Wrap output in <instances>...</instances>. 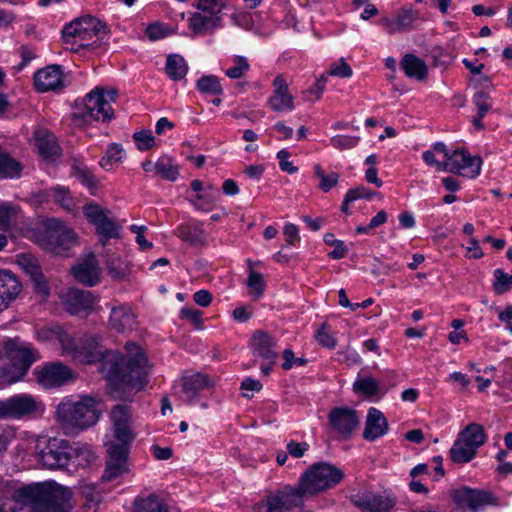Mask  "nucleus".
<instances>
[{
	"label": "nucleus",
	"instance_id": "obj_1",
	"mask_svg": "<svg viewBox=\"0 0 512 512\" xmlns=\"http://www.w3.org/2000/svg\"><path fill=\"white\" fill-rule=\"evenodd\" d=\"M75 358L85 364L99 362V371L115 388L128 387L139 391L147 384L150 366L144 352L134 342L125 345L126 355L104 350L100 338L85 335L74 349Z\"/></svg>",
	"mask_w": 512,
	"mask_h": 512
},
{
	"label": "nucleus",
	"instance_id": "obj_2",
	"mask_svg": "<svg viewBox=\"0 0 512 512\" xmlns=\"http://www.w3.org/2000/svg\"><path fill=\"white\" fill-rule=\"evenodd\" d=\"M72 492L55 482L37 483L19 488L12 498H0V512H70Z\"/></svg>",
	"mask_w": 512,
	"mask_h": 512
},
{
	"label": "nucleus",
	"instance_id": "obj_3",
	"mask_svg": "<svg viewBox=\"0 0 512 512\" xmlns=\"http://www.w3.org/2000/svg\"><path fill=\"white\" fill-rule=\"evenodd\" d=\"M101 403L93 397L83 396L79 401L65 400L58 404L55 418L68 431H83L97 423Z\"/></svg>",
	"mask_w": 512,
	"mask_h": 512
},
{
	"label": "nucleus",
	"instance_id": "obj_4",
	"mask_svg": "<svg viewBox=\"0 0 512 512\" xmlns=\"http://www.w3.org/2000/svg\"><path fill=\"white\" fill-rule=\"evenodd\" d=\"M118 96L116 89L106 93L100 87L90 91L83 99L82 104H76L79 111L72 114L73 120L78 125L89 124L92 121H109L113 118L111 102H115Z\"/></svg>",
	"mask_w": 512,
	"mask_h": 512
},
{
	"label": "nucleus",
	"instance_id": "obj_5",
	"mask_svg": "<svg viewBox=\"0 0 512 512\" xmlns=\"http://www.w3.org/2000/svg\"><path fill=\"white\" fill-rule=\"evenodd\" d=\"M487 440L484 427L478 423H470L462 429L452 447L449 450V456L452 462L464 464L472 461L478 452V449L484 445Z\"/></svg>",
	"mask_w": 512,
	"mask_h": 512
},
{
	"label": "nucleus",
	"instance_id": "obj_6",
	"mask_svg": "<svg viewBox=\"0 0 512 512\" xmlns=\"http://www.w3.org/2000/svg\"><path fill=\"white\" fill-rule=\"evenodd\" d=\"M41 244L55 255L68 257L70 250L78 244V237L72 228L58 219L51 218L45 222Z\"/></svg>",
	"mask_w": 512,
	"mask_h": 512
},
{
	"label": "nucleus",
	"instance_id": "obj_7",
	"mask_svg": "<svg viewBox=\"0 0 512 512\" xmlns=\"http://www.w3.org/2000/svg\"><path fill=\"white\" fill-rule=\"evenodd\" d=\"M344 474L336 466L319 462L315 463L301 476L303 490L309 495L317 494L338 484Z\"/></svg>",
	"mask_w": 512,
	"mask_h": 512
},
{
	"label": "nucleus",
	"instance_id": "obj_8",
	"mask_svg": "<svg viewBox=\"0 0 512 512\" xmlns=\"http://www.w3.org/2000/svg\"><path fill=\"white\" fill-rule=\"evenodd\" d=\"M4 350L17 375L8 381L14 382L24 377L31 365L39 359V353L30 344L21 341L19 337L9 339L4 344Z\"/></svg>",
	"mask_w": 512,
	"mask_h": 512
},
{
	"label": "nucleus",
	"instance_id": "obj_9",
	"mask_svg": "<svg viewBox=\"0 0 512 512\" xmlns=\"http://www.w3.org/2000/svg\"><path fill=\"white\" fill-rule=\"evenodd\" d=\"M42 465L51 470L65 469L73 459V446L66 439L49 438L38 453Z\"/></svg>",
	"mask_w": 512,
	"mask_h": 512
},
{
	"label": "nucleus",
	"instance_id": "obj_10",
	"mask_svg": "<svg viewBox=\"0 0 512 512\" xmlns=\"http://www.w3.org/2000/svg\"><path fill=\"white\" fill-rule=\"evenodd\" d=\"M41 402L28 394L15 395L5 400H0L1 419H20L32 417L42 410Z\"/></svg>",
	"mask_w": 512,
	"mask_h": 512
},
{
	"label": "nucleus",
	"instance_id": "obj_11",
	"mask_svg": "<svg viewBox=\"0 0 512 512\" xmlns=\"http://www.w3.org/2000/svg\"><path fill=\"white\" fill-rule=\"evenodd\" d=\"M106 447V467L101 476V480L110 482L128 473L129 468L127 461L129 448L125 447V445H116L115 441L106 443Z\"/></svg>",
	"mask_w": 512,
	"mask_h": 512
},
{
	"label": "nucleus",
	"instance_id": "obj_12",
	"mask_svg": "<svg viewBox=\"0 0 512 512\" xmlns=\"http://www.w3.org/2000/svg\"><path fill=\"white\" fill-rule=\"evenodd\" d=\"M452 498L459 507L478 512L487 505H498V499L489 491L461 487L452 492Z\"/></svg>",
	"mask_w": 512,
	"mask_h": 512
},
{
	"label": "nucleus",
	"instance_id": "obj_13",
	"mask_svg": "<svg viewBox=\"0 0 512 512\" xmlns=\"http://www.w3.org/2000/svg\"><path fill=\"white\" fill-rule=\"evenodd\" d=\"M83 214L96 227L97 233L101 236V243L106 245L110 238H119V227L108 218L105 211L97 204L89 203L83 207Z\"/></svg>",
	"mask_w": 512,
	"mask_h": 512
},
{
	"label": "nucleus",
	"instance_id": "obj_14",
	"mask_svg": "<svg viewBox=\"0 0 512 512\" xmlns=\"http://www.w3.org/2000/svg\"><path fill=\"white\" fill-rule=\"evenodd\" d=\"M331 428L347 440L359 426L360 420L356 410L348 407H335L328 414Z\"/></svg>",
	"mask_w": 512,
	"mask_h": 512
},
{
	"label": "nucleus",
	"instance_id": "obj_15",
	"mask_svg": "<svg viewBox=\"0 0 512 512\" xmlns=\"http://www.w3.org/2000/svg\"><path fill=\"white\" fill-rule=\"evenodd\" d=\"M37 382L44 388L60 387L68 382L72 371L61 363H49L34 370Z\"/></svg>",
	"mask_w": 512,
	"mask_h": 512
},
{
	"label": "nucleus",
	"instance_id": "obj_16",
	"mask_svg": "<svg viewBox=\"0 0 512 512\" xmlns=\"http://www.w3.org/2000/svg\"><path fill=\"white\" fill-rule=\"evenodd\" d=\"M17 263L30 277L35 292L43 299H46L49 296L50 289L42 273L38 259L31 254L22 253L17 256Z\"/></svg>",
	"mask_w": 512,
	"mask_h": 512
},
{
	"label": "nucleus",
	"instance_id": "obj_17",
	"mask_svg": "<svg viewBox=\"0 0 512 512\" xmlns=\"http://www.w3.org/2000/svg\"><path fill=\"white\" fill-rule=\"evenodd\" d=\"M71 272L77 282L88 287H93L100 281L101 269L93 253H89L85 258L79 260L71 268Z\"/></svg>",
	"mask_w": 512,
	"mask_h": 512
},
{
	"label": "nucleus",
	"instance_id": "obj_18",
	"mask_svg": "<svg viewBox=\"0 0 512 512\" xmlns=\"http://www.w3.org/2000/svg\"><path fill=\"white\" fill-rule=\"evenodd\" d=\"M250 347L254 355L275 364L279 356L277 340L263 330H256L251 339Z\"/></svg>",
	"mask_w": 512,
	"mask_h": 512
},
{
	"label": "nucleus",
	"instance_id": "obj_19",
	"mask_svg": "<svg viewBox=\"0 0 512 512\" xmlns=\"http://www.w3.org/2000/svg\"><path fill=\"white\" fill-rule=\"evenodd\" d=\"M418 18L419 14L416 10L401 8L397 10L392 17H382L380 19V25H382L389 34L401 33L412 30Z\"/></svg>",
	"mask_w": 512,
	"mask_h": 512
},
{
	"label": "nucleus",
	"instance_id": "obj_20",
	"mask_svg": "<svg viewBox=\"0 0 512 512\" xmlns=\"http://www.w3.org/2000/svg\"><path fill=\"white\" fill-rule=\"evenodd\" d=\"M34 85L39 92L61 90L65 86L61 66L53 64L39 69L34 74Z\"/></svg>",
	"mask_w": 512,
	"mask_h": 512
},
{
	"label": "nucleus",
	"instance_id": "obj_21",
	"mask_svg": "<svg viewBox=\"0 0 512 512\" xmlns=\"http://www.w3.org/2000/svg\"><path fill=\"white\" fill-rule=\"evenodd\" d=\"M352 502L356 507L369 512H388L395 505L393 499L370 491L353 495Z\"/></svg>",
	"mask_w": 512,
	"mask_h": 512
},
{
	"label": "nucleus",
	"instance_id": "obj_22",
	"mask_svg": "<svg viewBox=\"0 0 512 512\" xmlns=\"http://www.w3.org/2000/svg\"><path fill=\"white\" fill-rule=\"evenodd\" d=\"M273 86V95L268 100L271 109L276 112L292 111L294 109V98L289 93L288 84L282 74L275 77Z\"/></svg>",
	"mask_w": 512,
	"mask_h": 512
},
{
	"label": "nucleus",
	"instance_id": "obj_23",
	"mask_svg": "<svg viewBox=\"0 0 512 512\" xmlns=\"http://www.w3.org/2000/svg\"><path fill=\"white\" fill-rule=\"evenodd\" d=\"M457 166L456 173L475 178L480 174L482 159L479 156H471L464 149L454 150V156L451 160Z\"/></svg>",
	"mask_w": 512,
	"mask_h": 512
},
{
	"label": "nucleus",
	"instance_id": "obj_24",
	"mask_svg": "<svg viewBox=\"0 0 512 512\" xmlns=\"http://www.w3.org/2000/svg\"><path fill=\"white\" fill-rule=\"evenodd\" d=\"M136 316L128 305L121 304L111 309L109 325L111 329L125 333L135 328Z\"/></svg>",
	"mask_w": 512,
	"mask_h": 512
},
{
	"label": "nucleus",
	"instance_id": "obj_25",
	"mask_svg": "<svg viewBox=\"0 0 512 512\" xmlns=\"http://www.w3.org/2000/svg\"><path fill=\"white\" fill-rule=\"evenodd\" d=\"M221 26L222 17L220 15L199 11L192 13L189 18V27L194 34H212Z\"/></svg>",
	"mask_w": 512,
	"mask_h": 512
},
{
	"label": "nucleus",
	"instance_id": "obj_26",
	"mask_svg": "<svg viewBox=\"0 0 512 512\" xmlns=\"http://www.w3.org/2000/svg\"><path fill=\"white\" fill-rule=\"evenodd\" d=\"M22 285L18 278L8 270H0V311L20 293Z\"/></svg>",
	"mask_w": 512,
	"mask_h": 512
},
{
	"label": "nucleus",
	"instance_id": "obj_27",
	"mask_svg": "<svg viewBox=\"0 0 512 512\" xmlns=\"http://www.w3.org/2000/svg\"><path fill=\"white\" fill-rule=\"evenodd\" d=\"M387 431L388 422L384 414L374 407L370 408L366 418L365 429L363 431L364 439L374 441L386 434Z\"/></svg>",
	"mask_w": 512,
	"mask_h": 512
},
{
	"label": "nucleus",
	"instance_id": "obj_28",
	"mask_svg": "<svg viewBox=\"0 0 512 512\" xmlns=\"http://www.w3.org/2000/svg\"><path fill=\"white\" fill-rule=\"evenodd\" d=\"M213 386L212 380L206 374L193 373L182 377V390L187 397V401L192 403L199 393Z\"/></svg>",
	"mask_w": 512,
	"mask_h": 512
},
{
	"label": "nucleus",
	"instance_id": "obj_29",
	"mask_svg": "<svg viewBox=\"0 0 512 512\" xmlns=\"http://www.w3.org/2000/svg\"><path fill=\"white\" fill-rule=\"evenodd\" d=\"M68 25H73L76 27L78 32L89 31L90 33H94V36L96 37L95 41L100 44L106 40L107 35L110 33V29L105 22H102L98 18H95L91 15L76 18Z\"/></svg>",
	"mask_w": 512,
	"mask_h": 512
},
{
	"label": "nucleus",
	"instance_id": "obj_30",
	"mask_svg": "<svg viewBox=\"0 0 512 512\" xmlns=\"http://www.w3.org/2000/svg\"><path fill=\"white\" fill-rule=\"evenodd\" d=\"M35 144L38 153L46 158L52 159L60 154V147L56 142V137L45 128H38L34 132Z\"/></svg>",
	"mask_w": 512,
	"mask_h": 512
},
{
	"label": "nucleus",
	"instance_id": "obj_31",
	"mask_svg": "<svg viewBox=\"0 0 512 512\" xmlns=\"http://www.w3.org/2000/svg\"><path fill=\"white\" fill-rule=\"evenodd\" d=\"M174 234L193 247L206 246V233L200 224H181L176 228Z\"/></svg>",
	"mask_w": 512,
	"mask_h": 512
},
{
	"label": "nucleus",
	"instance_id": "obj_32",
	"mask_svg": "<svg viewBox=\"0 0 512 512\" xmlns=\"http://www.w3.org/2000/svg\"><path fill=\"white\" fill-rule=\"evenodd\" d=\"M95 303L92 292L80 289H71L67 294V305L72 314L91 309Z\"/></svg>",
	"mask_w": 512,
	"mask_h": 512
},
{
	"label": "nucleus",
	"instance_id": "obj_33",
	"mask_svg": "<svg viewBox=\"0 0 512 512\" xmlns=\"http://www.w3.org/2000/svg\"><path fill=\"white\" fill-rule=\"evenodd\" d=\"M400 65L405 74L410 78L423 80L427 76V66L425 62L413 54H406L402 58Z\"/></svg>",
	"mask_w": 512,
	"mask_h": 512
},
{
	"label": "nucleus",
	"instance_id": "obj_34",
	"mask_svg": "<svg viewBox=\"0 0 512 512\" xmlns=\"http://www.w3.org/2000/svg\"><path fill=\"white\" fill-rule=\"evenodd\" d=\"M133 512H169L163 499L155 494L134 501Z\"/></svg>",
	"mask_w": 512,
	"mask_h": 512
},
{
	"label": "nucleus",
	"instance_id": "obj_35",
	"mask_svg": "<svg viewBox=\"0 0 512 512\" xmlns=\"http://www.w3.org/2000/svg\"><path fill=\"white\" fill-rule=\"evenodd\" d=\"M165 70L170 79L178 81L186 76L188 66L182 56L171 54L167 57Z\"/></svg>",
	"mask_w": 512,
	"mask_h": 512
},
{
	"label": "nucleus",
	"instance_id": "obj_36",
	"mask_svg": "<svg viewBox=\"0 0 512 512\" xmlns=\"http://www.w3.org/2000/svg\"><path fill=\"white\" fill-rule=\"evenodd\" d=\"M22 165L12 158L0 145V178H13L20 175Z\"/></svg>",
	"mask_w": 512,
	"mask_h": 512
},
{
	"label": "nucleus",
	"instance_id": "obj_37",
	"mask_svg": "<svg viewBox=\"0 0 512 512\" xmlns=\"http://www.w3.org/2000/svg\"><path fill=\"white\" fill-rule=\"evenodd\" d=\"M156 174L168 181H175L179 176V167L174 164L172 158L163 155L155 163Z\"/></svg>",
	"mask_w": 512,
	"mask_h": 512
},
{
	"label": "nucleus",
	"instance_id": "obj_38",
	"mask_svg": "<svg viewBox=\"0 0 512 512\" xmlns=\"http://www.w3.org/2000/svg\"><path fill=\"white\" fill-rule=\"evenodd\" d=\"M108 274L117 281L124 280L129 274V267L120 257L110 256L106 260Z\"/></svg>",
	"mask_w": 512,
	"mask_h": 512
},
{
	"label": "nucleus",
	"instance_id": "obj_39",
	"mask_svg": "<svg viewBox=\"0 0 512 512\" xmlns=\"http://www.w3.org/2000/svg\"><path fill=\"white\" fill-rule=\"evenodd\" d=\"M283 496V500L286 504V508H291L297 506L302 498L310 496L308 492L303 490L302 480H299V483L295 487L287 486L282 491H280Z\"/></svg>",
	"mask_w": 512,
	"mask_h": 512
},
{
	"label": "nucleus",
	"instance_id": "obj_40",
	"mask_svg": "<svg viewBox=\"0 0 512 512\" xmlns=\"http://www.w3.org/2000/svg\"><path fill=\"white\" fill-rule=\"evenodd\" d=\"M95 37L94 33L89 31H79L73 25H65L62 30V40L64 44H77V42L90 43L89 41Z\"/></svg>",
	"mask_w": 512,
	"mask_h": 512
},
{
	"label": "nucleus",
	"instance_id": "obj_41",
	"mask_svg": "<svg viewBox=\"0 0 512 512\" xmlns=\"http://www.w3.org/2000/svg\"><path fill=\"white\" fill-rule=\"evenodd\" d=\"M123 156L124 150L122 148V145L117 143H111L108 146L105 155L102 157L99 164L103 169L110 170L113 164L122 161Z\"/></svg>",
	"mask_w": 512,
	"mask_h": 512
},
{
	"label": "nucleus",
	"instance_id": "obj_42",
	"mask_svg": "<svg viewBox=\"0 0 512 512\" xmlns=\"http://www.w3.org/2000/svg\"><path fill=\"white\" fill-rule=\"evenodd\" d=\"M197 89L201 93L220 95L223 93V88L220 84L218 77L214 75H204L196 83Z\"/></svg>",
	"mask_w": 512,
	"mask_h": 512
},
{
	"label": "nucleus",
	"instance_id": "obj_43",
	"mask_svg": "<svg viewBox=\"0 0 512 512\" xmlns=\"http://www.w3.org/2000/svg\"><path fill=\"white\" fill-rule=\"evenodd\" d=\"M287 509L280 491L269 494L266 497V504L259 505L254 512H282Z\"/></svg>",
	"mask_w": 512,
	"mask_h": 512
},
{
	"label": "nucleus",
	"instance_id": "obj_44",
	"mask_svg": "<svg viewBox=\"0 0 512 512\" xmlns=\"http://www.w3.org/2000/svg\"><path fill=\"white\" fill-rule=\"evenodd\" d=\"M353 390L356 393H362L367 397H372L378 393L379 383L372 377L359 378L354 382Z\"/></svg>",
	"mask_w": 512,
	"mask_h": 512
},
{
	"label": "nucleus",
	"instance_id": "obj_45",
	"mask_svg": "<svg viewBox=\"0 0 512 512\" xmlns=\"http://www.w3.org/2000/svg\"><path fill=\"white\" fill-rule=\"evenodd\" d=\"M114 436L116 445H125V447L129 448L131 442L135 438L131 429V422L114 426Z\"/></svg>",
	"mask_w": 512,
	"mask_h": 512
},
{
	"label": "nucleus",
	"instance_id": "obj_46",
	"mask_svg": "<svg viewBox=\"0 0 512 512\" xmlns=\"http://www.w3.org/2000/svg\"><path fill=\"white\" fill-rule=\"evenodd\" d=\"M249 266H252V261L248 260ZM247 285L250 288V293L260 297L264 292V279L261 273L255 272L250 267V272L247 280Z\"/></svg>",
	"mask_w": 512,
	"mask_h": 512
},
{
	"label": "nucleus",
	"instance_id": "obj_47",
	"mask_svg": "<svg viewBox=\"0 0 512 512\" xmlns=\"http://www.w3.org/2000/svg\"><path fill=\"white\" fill-rule=\"evenodd\" d=\"M73 458L78 460L79 465H84L94 462L96 455L89 445L77 443L73 446Z\"/></svg>",
	"mask_w": 512,
	"mask_h": 512
},
{
	"label": "nucleus",
	"instance_id": "obj_48",
	"mask_svg": "<svg viewBox=\"0 0 512 512\" xmlns=\"http://www.w3.org/2000/svg\"><path fill=\"white\" fill-rule=\"evenodd\" d=\"M494 291L497 294H503L512 288V275L506 274L502 269L494 271Z\"/></svg>",
	"mask_w": 512,
	"mask_h": 512
},
{
	"label": "nucleus",
	"instance_id": "obj_49",
	"mask_svg": "<svg viewBox=\"0 0 512 512\" xmlns=\"http://www.w3.org/2000/svg\"><path fill=\"white\" fill-rule=\"evenodd\" d=\"M233 62L234 66L227 69L225 74L231 79H239L249 70L250 65L243 56H235Z\"/></svg>",
	"mask_w": 512,
	"mask_h": 512
},
{
	"label": "nucleus",
	"instance_id": "obj_50",
	"mask_svg": "<svg viewBox=\"0 0 512 512\" xmlns=\"http://www.w3.org/2000/svg\"><path fill=\"white\" fill-rule=\"evenodd\" d=\"M133 139L137 148L141 151L150 150L155 145V138L150 130H142L134 133Z\"/></svg>",
	"mask_w": 512,
	"mask_h": 512
},
{
	"label": "nucleus",
	"instance_id": "obj_51",
	"mask_svg": "<svg viewBox=\"0 0 512 512\" xmlns=\"http://www.w3.org/2000/svg\"><path fill=\"white\" fill-rule=\"evenodd\" d=\"M196 7L198 10L220 15L221 11L226 7L225 0H197Z\"/></svg>",
	"mask_w": 512,
	"mask_h": 512
},
{
	"label": "nucleus",
	"instance_id": "obj_52",
	"mask_svg": "<svg viewBox=\"0 0 512 512\" xmlns=\"http://www.w3.org/2000/svg\"><path fill=\"white\" fill-rule=\"evenodd\" d=\"M111 418L114 426L131 422L130 407L127 405H116L111 411Z\"/></svg>",
	"mask_w": 512,
	"mask_h": 512
},
{
	"label": "nucleus",
	"instance_id": "obj_53",
	"mask_svg": "<svg viewBox=\"0 0 512 512\" xmlns=\"http://www.w3.org/2000/svg\"><path fill=\"white\" fill-rule=\"evenodd\" d=\"M359 137L348 135H337L330 139V144L339 150L351 149L357 145Z\"/></svg>",
	"mask_w": 512,
	"mask_h": 512
},
{
	"label": "nucleus",
	"instance_id": "obj_54",
	"mask_svg": "<svg viewBox=\"0 0 512 512\" xmlns=\"http://www.w3.org/2000/svg\"><path fill=\"white\" fill-rule=\"evenodd\" d=\"M352 69L344 58L339 59L338 62H334L330 65L328 74L340 78H349L352 76Z\"/></svg>",
	"mask_w": 512,
	"mask_h": 512
},
{
	"label": "nucleus",
	"instance_id": "obj_55",
	"mask_svg": "<svg viewBox=\"0 0 512 512\" xmlns=\"http://www.w3.org/2000/svg\"><path fill=\"white\" fill-rule=\"evenodd\" d=\"M473 103L476 105L480 117H484L491 109L490 96L484 91H479L474 94Z\"/></svg>",
	"mask_w": 512,
	"mask_h": 512
},
{
	"label": "nucleus",
	"instance_id": "obj_56",
	"mask_svg": "<svg viewBox=\"0 0 512 512\" xmlns=\"http://www.w3.org/2000/svg\"><path fill=\"white\" fill-rule=\"evenodd\" d=\"M53 197L55 201L60 204L67 211H72L74 208L73 200L69 194V192L64 188H54L53 189Z\"/></svg>",
	"mask_w": 512,
	"mask_h": 512
},
{
	"label": "nucleus",
	"instance_id": "obj_57",
	"mask_svg": "<svg viewBox=\"0 0 512 512\" xmlns=\"http://www.w3.org/2000/svg\"><path fill=\"white\" fill-rule=\"evenodd\" d=\"M169 32L170 30L159 22L149 24L146 28V35L152 41L159 40L168 36Z\"/></svg>",
	"mask_w": 512,
	"mask_h": 512
},
{
	"label": "nucleus",
	"instance_id": "obj_58",
	"mask_svg": "<svg viewBox=\"0 0 512 512\" xmlns=\"http://www.w3.org/2000/svg\"><path fill=\"white\" fill-rule=\"evenodd\" d=\"M328 326L326 323H323L320 329L316 333L317 341L324 347L334 348L337 344L336 339L329 333Z\"/></svg>",
	"mask_w": 512,
	"mask_h": 512
},
{
	"label": "nucleus",
	"instance_id": "obj_59",
	"mask_svg": "<svg viewBox=\"0 0 512 512\" xmlns=\"http://www.w3.org/2000/svg\"><path fill=\"white\" fill-rule=\"evenodd\" d=\"M375 194V192L370 191L365 186H357L355 188L349 189L346 193L347 201H356L358 199H371V197Z\"/></svg>",
	"mask_w": 512,
	"mask_h": 512
},
{
	"label": "nucleus",
	"instance_id": "obj_60",
	"mask_svg": "<svg viewBox=\"0 0 512 512\" xmlns=\"http://www.w3.org/2000/svg\"><path fill=\"white\" fill-rule=\"evenodd\" d=\"M17 210L14 206L0 204V229H6L10 225L11 219L16 215Z\"/></svg>",
	"mask_w": 512,
	"mask_h": 512
},
{
	"label": "nucleus",
	"instance_id": "obj_61",
	"mask_svg": "<svg viewBox=\"0 0 512 512\" xmlns=\"http://www.w3.org/2000/svg\"><path fill=\"white\" fill-rule=\"evenodd\" d=\"M283 359L284 362L282 364V368L284 370L291 369L294 364L297 366H304L307 364V360L305 358H296L294 356V352L291 349H286L283 351Z\"/></svg>",
	"mask_w": 512,
	"mask_h": 512
},
{
	"label": "nucleus",
	"instance_id": "obj_62",
	"mask_svg": "<svg viewBox=\"0 0 512 512\" xmlns=\"http://www.w3.org/2000/svg\"><path fill=\"white\" fill-rule=\"evenodd\" d=\"M340 179V175L336 172H332L330 174H326L320 179L318 188L327 193L329 192L333 187H335Z\"/></svg>",
	"mask_w": 512,
	"mask_h": 512
},
{
	"label": "nucleus",
	"instance_id": "obj_63",
	"mask_svg": "<svg viewBox=\"0 0 512 512\" xmlns=\"http://www.w3.org/2000/svg\"><path fill=\"white\" fill-rule=\"evenodd\" d=\"M233 23L245 30H250L253 26L252 16L246 12H237L231 16Z\"/></svg>",
	"mask_w": 512,
	"mask_h": 512
},
{
	"label": "nucleus",
	"instance_id": "obj_64",
	"mask_svg": "<svg viewBox=\"0 0 512 512\" xmlns=\"http://www.w3.org/2000/svg\"><path fill=\"white\" fill-rule=\"evenodd\" d=\"M286 448L292 457L301 458L304 456L305 452L308 451L309 444L307 442H296L291 440L288 442Z\"/></svg>",
	"mask_w": 512,
	"mask_h": 512
}]
</instances>
